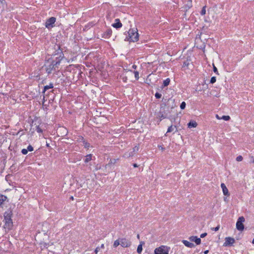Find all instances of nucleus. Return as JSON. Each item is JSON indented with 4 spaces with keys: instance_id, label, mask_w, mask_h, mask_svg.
Instances as JSON below:
<instances>
[{
    "instance_id": "nucleus-22",
    "label": "nucleus",
    "mask_w": 254,
    "mask_h": 254,
    "mask_svg": "<svg viewBox=\"0 0 254 254\" xmlns=\"http://www.w3.org/2000/svg\"><path fill=\"white\" fill-rule=\"evenodd\" d=\"M53 88V84L52 83H50L49 85H46L44 87V89L43 92H45L46 91V90H47L48 89H52Z\"/></svg>"
},
{
    "instance_id": "nucleus-5",
    "label": "nucleus",
    "mask_w": 254,
    "mask_h": 254,
    "mask_svg": "<svg viewBox=\"0 0 254 254\" xmlns=\"http://www.w3.org/2000/svg\"><path fill=\"white\" fill-rule=\"evenodd\" d=\"M56 18L54 17H51L47 20L45 23V26L48 29H50L54 26Z\"/></svg>"
},
{
    "instance_id": "nucleus-33",
    "label": "nucleus",
    "mask_w": 254,
    "mask_h": 254,
    "mask_svg": "<svg viewBox=\"0 0 254 254\" xmlns=\"http://www.w3.org/2000/svg\"><path fill=\"white\" fill-rule=\"evenodd\" d=\"M27 151H32L33 150V147L31 145H29L28 147H27Z\"/></svg>"
},
{
    "instance_id": "nucleus-34",
    "label": "nucleus",
    "mask_w": 254,
    "mask_h": 254,
    "mask_svg": "<svg viewBox=\"0 0 254 254\" xmlns=\"http://www.w3.org/2000/svg\"><path fill=\"white\" fill-rule=\"evenodd\" d=\"M161 94L159 93H156L155 95V96L156 98L157 99H159L161 97Z\"/></svg>"
},
{
    "instance_id": "nucleus-20",
    "label": "nucleus",
    "mask_w": 254,
    "mask_h": 254,
    "mask_svg": "<svg viewBox=\"0 0 254 254\" xmlns=\"http://www.w3.org/2000/svg\"><path fill=\"white\" fill-rule=\"evenodd\" d=\"M134 154V153L132 151H130V152H126L124 154V157H127V158H128V157H129L130 156H133Z\"/></svg>"
},
{
    "instance_id": "nucleus-51",
    "label": "nucleus",
    "mask_w": 254,
    "mask_h": 254,
    "mask_svg": "<svg viewBox=\"0 0 254 254\" xmlns=\"http://www.w3.org/2000/svg\"><path fill=\"white\" fill-rule=\"evenodd\" d=\"M226 198H224V200L226 201Z\"/></svg>"
},
{
    "instance_id": "nucleus-50",
    "label": "nucleus",
    "mask_w": 254,
    "mask_h": 254,
    "mask_svg": "<svg viewBox=\"0 0 254 254\" xmlns=\"http://www.w3.org/2000/svg\"><path fill=\"white\" fill-rule=\"evenodd\" d=\"M137 237L138 239H139V235H137Z\"/></svg>"
},
{
    "instance_id": "nucleus-23",
    "label": "nucleus",
    "mask_w": 254,
    "mask_h": 254,
    "mask_svg": "<svg viewBox=\"0 0 254 254\" xmlns=\"http://www.w3.org/2000/svg\"><path fill=\"white\" fill-rule=\"evenodd\" d=\"M170 82V79L168 78L163 81V86L165 87L168 86Z\"/></svg>"
},
{
    "instance_id": "nucleus-30",
    "label": "nucleus",
    "mask_w": 254,
    "mask_h": 254,
    "mask_svg": "<svg viewBox=\"0 0 254 254\" xmlns=\"http://www.w3.org/2000/svg\"><path fill=\"white\" fill-rule=\"evenodd\" d=\"M243 157L241 155H239L236 158V160L238 162H240L242 161L243 160Z\"/></svg>"
},
{
    "instance_id": "nucleus-29",
    "label": "nucleus",
    "mask_w": 254,
    "mask_h": 254,
    "mask_svg": "<svg viewBox=\"0 0 254 254\" xmlns=\"http://www.w3.org/2000/svg\"><path fill=\"white\" fill-rule=\"evenodd\" d=\"M186 107V103L185 102H183L181 105H180V108L181 109H184Z\"/></svg>"
},
{
    "instance_id": "nucleus-48",
    "label": "nucleus",
    "mask_w": 254,
    "mask_h": 254,
    "mask_svg": "<svg viewBox=\"0 0 254 254\" xmlns=\"http://www.w3.org/2000/svg\"><path fill=\"white\" fill-rule=\"evenodd\" d=\"M41 129H40L39 128H38V131H39V132H41Z\"/></svg>"
},
{
    "instance_id": "nucleus-26",
    "label": "nucleus",
    "mask_w": 254,
    "mask_h": 254,
    "mask_svg": "<svg viewBox=\"0 0 254 254\" xmlns=\"http://www.w3.org/2000/svg\"><path fill=\"white\" fill-rule=\"evenodd\" d=\"M60 130H61L62 131H63V133L65 134H66V133L67 132V130H66V129L65 128H64V127L60 128Z\"/></svg>"
},
{
    "instance_id": "nucleus-10",
    "label": "nucleus",
    "mask_w": 254,
    "mask_h": 254,
    "mask_svg": "<svg viewBox=\"0 0 254 254\" xmlns=\"http://www.w3.org/2000/svg\"><path fill=\"white\" fill-rule=\"evenodd\" d=\"M189 239L191 242H194L196 245H199L201 243V240L200 238L196 236H191L189 237Z\"/></svg>"
},
{
    "instance_id": "nucleus-17",
    "label": "nucleus",
    "mask_w": 254,
    "mask_h": 254,
    "mask_svg": "<svg viewBox=\"0 0 254 254\" xmlns=\"http://www.w3.org/2000/svg\"><path fill=\"white\" fill-rule=\"evenodd\" d=\"M121 245V243H120V238H119L118 240H116L114 243V244H113V247L114 248H117L118 246H119V245Z\"/></svg>"
},
{
    "instance_id": "nucleus-25",
    "label": "nucleus",
    "mask_w": 254,
    "mask_h": 254,
    "mask_svg": "<svg viewBox=\"0 0 254 254\" xmlns=\"http://www.w3.org/2000/svg\"><path fill=\"white\" fill-rule=\"evenodd\" d=\"M206 6H204L203 7L201 11V14L202 15H204L206 13V9H205Z\"/></svg>"
},
{
    "instance_id": "nucleus-18",
    "label": "nucleus",
    "mask_w": 254,
    "mask_h": 254,
    "mask_svg": "<svg viewBox=\"0 0 254 254\" xmlns=\"http://www.w3.org/2000/svg\"><path fill=\"white\" fill-rule=\"evenodd\" d=\"M6 196L1 195H0V206L2 204V203L6 199Z\"/></svg>"
},
{
    "instance_id": "nucleus-4",
    "label": "nucleus",
    "mask_w": 254,
    "mask_h": 254,
    "mask_svg": "<svg viewBox=\"0 0 254 254\" xmlns=\"http://www.w3.org/2000/svg\"><path fill=\"white\" fill-rule=\"evenodd\" d=\"M245 218L243 216L240 217L236 223V228L238 230L242 231L244 229L243 223L245 222Z\"/></svg>"
},
{
    "instance_id": "nucleus-42",
    "label": "nucleus",
    "mask_w": 254,
    "mask_h": 254,
    "mask_svg": "<svg viewBox=\"0 0 254 254\" xmlns=\"http://www.w3.org/2000/svg\"><path fill=\"white\" fill-rule=\"evenodd\" d=\"M208 252H209L208 250L205 251L204 252V254H207L208 253Z\"/></svg>"
},
{
    "instance_id": "nucleus-3",
    "label": "nucleus",
    "mask_w": 254,
    "mask_h": 254,
    "mask_svg": "<svg viewBox=\"0 0 254 254\" xmlns=\"http://www.w3.org/2000/svg\"><path fill=\"white\" fill-rule=\"evenodd\" d=\"M169 248L166 246H162L154 250L155 254H168Z\"/></svg>"
},
{
    "instance_id": "nucleus-32",
    "label": "nucleus",
    "mask_w": 254,
    "mask_h": 254,
    "mask_svg": "<svg viewBox=\"0 0 254 254\" xmlns=\"http://www.w3.org/2000/svg\"><path fill=\"white\" fill-rule=\"evenodd\" d=\"M216 77L213 76V77H212L211 79H210V83L213 84L214 83H215L216 82Z\"/></svg>"
},
{
    "instance_id": "nucleus-19",
    "label": "nucleus",
    "mask_w": 254,
    "mask_h": 254,
    "mask_svg": "<svg viewBox=\"0 0 254 254\" xmlns=\"http://www.w3.org/2000/svg\"><path fill=\"white\" fill-rule=\"evenodd\" d=\"M175 129H176V127L171 126L170 127H168L166 134L168 132H171L174 131Z\"/></svg>"
},
{
    "instance_id": "nucleus-44",
    "label": "nucleus",
    "mask_w": 254,
    "mask_h": 254,
    "mask_svg": "<svg viewBox=\"0 0 254 254\" xmlns=\"http://www.w3.org/2000/svg\"><path fill=\"white\" fill-rule=\"evenodd\" d=\"M111 34V32L110 31H108V32H107L108 35H110Z\"/></svg>"
},
{
    "instance_id": "nucleus-38",
    "label": "nucleus",
    "mask_w": 254,
    "mask_h": 254,
    "mask_svg": "<svg viewBox=\"0 0 254 254\" xmlns=\"http://www.w3.org/2000/svg\"><path fill=\"white\" fill-rule=\"evenodd\" d=\"M207 235V233H202L200 235V238H204Z\"/></svg>"
},
{
    "instance_id": "nucleus-41",
    "label": "nucleus",
    "mask_w": 254,
    "mask_h": 254,
    "mask_svg": "<svg viewBox=\"0 0 254 254\" xmlns=\"http://www.w3.org/2000/svg\"><path fill=\"white\" fill-rule=\"evenodd\" d=\"M216 118L218 120L221 119V118L219 117L218 115H216Z\"/></svg>"
},
{
    "instance_id": "nucleus-6",
    "label": "nucleus",
    "mask_w": 254,
    "mask_h": 254,
    "mask_svg": "<svg viewBox=\"0 0 254 254\" xmlns=\"http://www.w3.org/2000/svg\"><path fill=\"white\" fill-rule=\"evenodd\" d=\"M121 246L123 248L129 247L131 245V242L129 239L126 238H120Z\"/></svg>"
},
{
    "instance_id": "nucleus-12",
    "label": "nucleus",
    "mask_w": 254,
    "mask_h": 254,
    "mask_svg": "<svg viewBox=\"0 0 254 254\" xmlns=\"http://www.w3.org/2000/svg\"><path fill=\"white\" fill-rule=\"evenodd\" d=\"M116 23L112 24V26L116 28H119L122 27V24L120 22L119 19H115Z\"/></svg>"
},
{
    "instance_id": "nucleus-13",
    "label": "nucleus",
    "mask_w": 254,
    "mask_h": 254,
    "mask_svg": "<svg viewBox=\"0 0 254 254\" xmlns=\"http://www.w3.org/2000/svg\"><path fill=\"white\" fill-rule=\"evenodd\" d=\"M182 242L185 245V246L188 248H192L194 247L195 246V245L193 243H191L187 240H183Z\"/></svg>"
},
{
    "instance_id": "nucleus-7",
    "label": "nucleus",
    "mask_w": 254,
    "mask_h": 254,
    "mask_svg": "<svg viewBox=\"0 0 254 254\" xmlns=\"http://www.w3.org/2000/svg\"><path fill=\"white\" fill-rule=\"evenodd\" d=\"M225 240V241L223 244L224 247L231 246L235 242V239L231 237H226Z\"/></svg>"
},
{
    "instance_id": "nucleus-47",
    "label": "nucleus",
    "mask_w": 254,
    "mask_h": 254,
    "mask_svg": "<svg viewBox=\"0 0 254 254\" xmlns=\"http://www.w3.org/2000/svg\"><path fill=\"white\" fill-rule=\"evenodd\" d=\"M132 67H133V68H136V65H133L132 66Z\"/></svg>"
},
{
    "instance_id": "nucleus-49",
    "label": "nucleus",
    "mask_w": 254,
    "mask_h": 254,
    "mask_svg": "<svg viewBox=\"0 0 254 254\" xmlns=\"http://www.w3.org/2000/svg\"><path fill=\"white\" fill-rule=\"evenodd\" d=\"M252 244H254V239L253 240V241H252Z\"/></svg>"
},
{
    "instance_id": "nucleus-27",
    "label": "nucleus",
    "mask_w": 254,
    "mask_h": 254,
    "mask_svg": "<svg viewBox=\"0 0 254 254\" xmlns=\"http://www.w3.org/2000/svg\"><path fill=\"white\" fill-rule=\"evenodd\" d=\"M213 71L214 72L217 74H219V73H218V71L217 70V69L216 68V67L215 66V65L214 64H213Z\"/></svg>"
},
{
    "instance_id": "nucleus-46",
    "label": "nucleus",
    "mask_w": 254,
    "mask_h": 254,
    "mask_svg": "<svg viewBox=\"0 0 254 254\" xmlns=\"http://www.w3.org/2000/svg\"><path fill=\"white\" fill-rule=\"evenodd\" d=\"M159 147L161 148V149L162 150L164 149L163 147H162L161 146H159Z\"/></svg>"
},
{
    "instance_id": "nucleus-39",
    "label": "nucleus",
    "mask_w": 254,
    "mask_h": 254,
    "mask_svg": "<svg viewBox=\"0 0 254 254\" xmlns=\"http://www.w3.org/2000/svg\"><path fill=\"white\" fill-rule=\"evenodd\" d=\"M99 247L96 248L95 250V254H97L98 253V252H99Z\"/></svg>"
},
{
    "instance_id": "nucleus-31",
    "label": "nucleus",
    "mask_w": 254,
    "mask_h": 254,
    "mask_svg": "<svg viewBox=\"0 0 254 254\" xmlns=\"http://www.w3.org/2000/svg\"><path fill=\"white\" fill-rule=\"evenodd\" d=\"M138 150H139V146H135L134 147H133V150L132 151L134 153L135 152L138 151Z\"/></svg>"
},
{
    "instance_id": "nucleus-37",
    "label": "nucleus",
    "mask_w": 254,
    "mask_h": 254,
    "mask_svg": "<svg viewBox=\"0 0 254 254\" xmlns=\"http://www.w3.org/2000/svg\"><path fill=\"white\" fill-rule=\"evenodd\" d=\"M219 226H217V227H215V228H212V229L213 230L215 231H218V230H219Z\"/></svg>"
},
{
    "instance_id": "nucleus-24",
    "label": "nucleus",
    "mask_w": 254,
    "mask_h": 254,
    "mask_svg": "<svg viewBox=\"0 0 254 254\" xmlns=\"http://www.w3.org/2000/svg\"><path fill=\"white\" fill-rule=\"evenodd\" d=\"M221 119H223L225 121H229L230 119V117L229 116H223L221 117Z\"/></svg>"
},
{
    "instance_id": "nucleus-43",
    "label": "nucleus",
    "mask_w": 254,
    "mask_h": 254,
    "mask_svg": "<svg viewBox=\"0 0 254 254\" xmlns=\"http://www.w3.org/2000/svg\"><path fill=\"white\" fill-rule=\"evenodd\" d=\"M133 166L134 167H138V165H137V164H133Z\"/></svg>"
},
{
    "instance_id": "nucleus-14",
    "label": "nucleus",
    "mask_w": 254,
    "mask_h": 254,
    "mask_svg": "<svg viewBox=\"0 0 254 254\" xmlns=\"http://www.w3.org/2000/svg\"><path fill=\"white\" fill-rule=\"evenodd\" d=\"M144 244V243L143 242H140V244L138 246L137 249V252L138 254H141V253L142 251V245Z\"/></svg>"
},
{
    "instance_id": "nucleus-8",
    "label": "nucleus",
    "mask_w": 254,
    "mask_h": 254,
    "mask_svg": "<svg viewBox=\"0 0 254 254\" xmlns=\"http://www.w3.org/2000/svg\"><path fill=\"white\" fill-rule=\"evenodd\" d=\"M12 212L11 210H8L4 214V221H12L11 216Z\"/></svg>"
},
{
    "instance_id": "nucleus-36",
    "label": "nucleus",
    "mask_w": 254,
    "mask_h": 254,
    "mask_svg": "<svg viewBox=\"0 0 254 254\" xmlns=\"http://www.w3.org/2000/svg\"><path fill=\"white\" fill-rule=\"evenodd\" d=\"M250 159L251 162L254 163V157L253 156H251L250 157Z\"/></svg>"
},
{
    "instance_id": "nucleus-28",
    "label": "nucleus",
    "mask_w": 254,
    "mask_h": 254,
    "mask_svg": "<svg viewBox=\"0 0 254 254\" xmlns=\"http://www.w3.org/2000/svg\"><path fill=\"white\" fill-rule=\"evenodd\" d=\"M134 76L136 80L139 79V73L138 71H134Z\"/></svg>"
},
{
    "instance_id": "nucleus-15",
    "label": "nucleus",
    "mask_w": 254,
    "mask_h": 254,
    "mask_svg": "<svg viewBox=\"0 0 254 254\" xmlns=\"http://www.w3.org/2000/svg\"><path fill=\"white\" fill-rule=\"evenodd\" d=\"M188 127L190 128L191 127H195L197 126V123L196 122L192 121L190 122L188 124Z\"/></svg>"
},
{
    "instance_id": "nucleus-35",
    "label": "nucleus",
    "mask_w": 254,
    "mask_h": 254,
    "mask_svg": "<svg viewBox=\"0 0 254 254\" xmlns=\"http://www.w3.org/2000/svg\"><path fill=\"white\" fill-rule=\"evenodd\" d=\"M21 152L23 154L26 155L28 153V151L27 149H23L21 150Z\"/></svg>"
},
{
    "instance_id": "nucleus-45",
    "label": "nucleus",
    "mask_w": 254,
    "mask_h": 254,
    "mask_svg": "<svg viewBox=\"0 0 254 254\" xmlns=\"http://www.w3.org/2000/svg\"><path fill=\"white\" fill-rule=\"evenodd\" d=\"M101 249H104V244H102L101 246Z\"/></svg>"
},
{
    "instance_id": "nucleus-40",
    "label": "nucleus",
    "mask_w": 254,
    "mask_h": 254,
    "mask_svg": "<svg viewBox=\"0 0 254 254\" xmlns=\"http://www.w3.org/2000/svg\"><path fill=\"white\" fill-rule=\"evenodd\" d=\"M89 146V145L87 143H85V147L86 148H88Z\"/></svg>"
},
{
    "instance_id": "nucleus-11",
    "label": "nucleus",
    "mask_w": 254,
    "mask_h": 254,
    "mask_svg": "<svg viewBox=\"0 0 254 254\" xmlns=\"http://www.w3.org/2000/svg\"><path fill=\"white\" fill-rule=\"evenodd\" d=\"M221 188L222 189V191H223V194L225 195L229 196L230 195V193H229L228 190L227 189V188L226 186H225V185L224 183H222L221 184Z\"/></svg>"
},
{
    "instance_id": "nucleus-1",
    "label": "nucleus",
    "mask_w": 254,
    "mask_h": 254,
    "mask_svg": "<svg viewBox=\"0 0 254 254\" xmlns=\"http://www.w3.org/2000/svg\"><path fill=\"white\" fill-rule=\"evenodd\" d=\"M60 64V60H58L57 61H54L52 59H49L45 64L44 69L46 70L48 74H50L52 72L53 69L56 70V67L58 65Z\"/></svg>"
},
{
    "instance_id": "nucleus-21",
    "label": "nucleus",
    "mask_w": 254,
    "mask_h": 254,
    "mask_svg": "<svg viewBox=\"0 0 254 254\" xmlns=\"http://www.w3.org/2000/svg\"><path fill=\"white\" fill-rule=\"evenodd\" d=\"M134 154V153L132 151H130V152H126L124 154V157H127V158H128V157H129L130 156H133Z\"/></svg>"
},
{
    "instance_id": "nucleus-16",
    "label": "nucleus",
    "mask_w": 254,
    "mask_h": 254,
    "mask_svg": "<svg viewBox=\"0 0 254 254\" xmlns=\"http://www.w3.org/2000/svg\"><path fill=\"white\" fill-rule=\"evenodd\" d=\"M92 155L91 154H88L85 156V159L84 160L85 163H88L90 161L92 160Z\"/></svg>"
},
{
    "instance_id": "nucleus-9",
    "label": "nucleus",
    "mask_w": 254,
    "mask_h": 254,
    "mask_svg": "<svg viewBox=\"0 0 254 254\" xmlns=\"http://www.w3.org/2000/svg\"><path fill=\"white\" fill-rule=\"evenodd\" d=\"M13 227L12 221H4L3 228L5 230V232L8 231L12 229Z\"/></svg>"
},
{
    "instance_id": "nucleus-2",
    "label": "nucleus",
    "mask_w": 254,
    "mask_h": 254,
    "mask_svg": "<svg viewBox=\"0 0 254 254\" xmlns=\"http://www.w3.org/2000/svg\"><path fill=\"white\" fill-rule=\"evenodd\" d=\"M128 41L129 42H136L138 40V33L137 29H130L128 32Z\"/></svg>"
}]
</instances>
